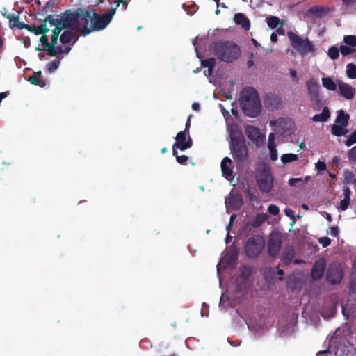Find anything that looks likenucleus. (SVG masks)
Instances as JSON below:
<instances>
[{
	"instance_id": "obj_1",
	"label": "nucleus",
	"mask_w": 356,
	"mask_h": 356,
	"mask_svg": "<svg viewBox=\"0 0 356 356\" xmlns=\"http://www.w3.org/2000/svg\"><path fill=\"white\" fill-rule=\"evenodd\" d=\"M211 49L219 60L226 63L234 61L241 55L240 47L233 42L219 41L213 42L211 44Z\"/></svg>"
},
{
	"instance_id": "obj_2",
	"label": "nucleus",
	"mask_w": 356,
	"mask_h": 356,
	"mask_svg": "<svg viewBox=\"0 0 356 356\" xmlns=\"http://www.w3.org/2000/svg\"><path fill=\"white\" fill-rule=\"evenodd\" d=\"M229 149L235 162L243 164L248 158V148L245 138L242 134L232 135L230 137Z\"/></svg>"
},
{
	"instance_id": "obj_3",
	"label": "nucleus",
	"mask_w": 356,
	"mask_h": 356,
	"mask_svg": "<svg viewBox=\"0 0 356 356\" xmlns=\"http://www.w3.org/2000/svg\"><path fill=\"white\" fill-rule=\"evenodd\" d=\"M116 8H111L103 15H99L94 12L92 24L89 26H83L81 29V35L86 36L93 31L104 29L112 20Z\"/></svg>"
},
{
	"instance_id": "obj_4",
	"label": "nucleus",
	"mask_w": 356,
	"mask_h": 356,
	"mask_svg": "<svg viewBox=\"0 0 356 356\" xmlns=\"http://www.w3.org/2000/svg\"><path fill=\"white\" fill-rule=\"evenodd\" d=\"M54 20L63 29H70L73 31L81 33V24L79 21V15L75 12H71L70 10L65 11L62 15H55Z\"/></svg>"
},
{
	"instance_id": "obj_5",
	"label": "nucleus",
	"mask_w": 356,
	"mask_h": 356,
	"mask_svg": "<svg viewBox=\"0 0 356 356\" xmlns=\"http://www.w3.org/2000/svg\"><path fill=\"white\" fill-rule=\"evenodd\" d=\"M291 46L300 55L305 56L309 52H314L315 47L308 38H303L292 31L287 33Z\"/></svg>"
},
{
	"instance_id": "obj_6",
	"label": "nucleus",
	"mask_w": 356,
	"mask_h": 356,
	"mask_svg": "<svg viewBox=\"0 0 356 356\" xmlns=\"http://www.w3.org/2000/svg\"><path fill=\"white\" fill-rule=\"evenodd\" d=\"M265 247L264 238L259 235L248 238L244 245V252L250 259L257 258Z\"/></svg>"
},
{
	"instance_id": "obj_7",
	"label": "nucleus",
	"mask_w": 356,
	"mask_h": 356,
	"mask_svg": "<svg viewBox=\"0 0 356 356\" xmlns=\"http://www.w3.org/2000/svg\"><path fill=\"white\" fill-rule=\"evenodd\" d=\"M273 177L269 168H264L257 178L258 187L262 193H268L273 186Z\"/></svg>"
},
{
	"instance_id": "obj_8",
	"label": "nucleus",
	"mask_w": 356,
	"mask_h": 356,
	"mask_svg": "<svg viewBox=\"0 0 356 356\" xmlns=\"http://www.w3.org/2000/svg\"><path fill=\"white\" fill-rule=\"evenodd\" d=\"M282 243L281 234L275 231L272 232L267 244L268 254L272 257H276L280 251Z\"/></svg>"
},
{
	"instance_id": "obj_9",
	"label": "nucleus",
	"mask_w": 356,
	"mask_h": 356,
	"mask_svg": "<svg viewBox=\"0 0 356 356\" xmlns=\"http://www.w3.org/2000/svg\"><path fill=\"white\" fill-rule=\"evenodd\" d=\"M189 133L181 131H179L176 137L175 140L176 142L172 145V154H176V150L179 149L181 151H185L187 149H189L193 145V140L192 138L188 136L186 139V134H188Z\"/></svg>"
},
{
	"instance_id": "obj_10",
	"label": "nucleus",
	"mask_w": 356,
	"mask_h": 356,
	"mask_svg": "<svg viewBox=\"0 0 356 356\" xmlns=\"http://www.w3.org/2000/svg\"><path fill=\"white\" fill-rule=\"evenodd\" d=\"M243 204L242 195L238 191H232L228 197L225 199L227 210L229 209L233 211L241 209Z\"/></svg>"
},
{
	"instance_id": "obj_11",
	"label": "nucleus",
	"mask_w": 356,
	"mask_h": 356,
	"mask_svg": "<svg viewBox=\"0 0 356 356\" xmlns=\"http://www.w3.org/2000/svg\"><path fill=\"white\" fill-rule=\"evenodd\" d=\"M293 122L288 118H280L276 120L270 121V125L274 127V131L281 135H284L292 128Z\"/></svg>"
},
{
	"instance_id": "obj_12",
	"label": "nucleus",
	"mask_w": 356,
	"mask_h": 356,
	"mask_svg": "<svg viewBox=\"0 0 356 356\" xmlns=\"http://www.w3.org/2000/svg\"><path fill=\"white\" fill-rule=\"evenodd\" d=\"M241 107L245 115L250 118H255L260 114L261 104L260 99H258L250 102V103H241Z\"/></svg>"
},
{
	"instance_id": "obj_13",
	"label": "nucleus",
	"mask_w": 356,
	"mask_h": 356,
	"mask_svg": "<svg viewBox=\"0 0 356 356\" xmlns=\"http://www.w3.org/2000/svg\"><path fill=\"white\" fill-rule=\"evenodd\" d=\"M343 277V271L341 266L338 264H332L330 266L326 278L332 284H336L341 282Z\"/></svg>"
},
{
	"instance_id": "obj_14",
	"label": "nucleus",
	"mask_w": 356,
	"mask_h": 356,
	"mask_svg": "<svg viewBox=\"0 0 356 356\" xmlns=\"http://www.w3.org/2000/svg\"><path fill=\"white\" fill-rule=\"evenodd\" d=\"M265 106L270 111L278 110L282 104V97L275 93L269 92L264 98Z\"/></svg>"
},
{
	"instance_id": "obj_15",
	"label": "nucleus",
	"mask_w": 356,
	"mask_h": 356,
	"mask_svg": "<svg viewBox=\"0 0 356 356\" xmlns=\"http://www.w3.org/2000/svg\"><path fill=\"white\" fill-rule=\"evenodd\" d=\"M326 269V260L324 257L317 259L312 267L311 275L314 280H319L324 275Z\"/></svg>"
},
{
	"instance_id": "obj_16",
	"label": "nucleus",
	"mask_w": 356,
	"mask_h": 356,
	"mask_svg": "<svg viewBox=\"0 0 356 356\" xmlns=\"http://www.w3.org/2000/svg\"><path fill=\"white\" fill-rule=\"evenodd\" d=\"M260 99L257 90L252 87H248L243 90L241 94V103H250Z\"/></svg>"
},
{
	"instance_id": "obj_17",
	"label": "nucleus",
	"mask_w": 356,
	"mask_h": 356,
	"mask_svg": "<svg viewBox=\"0 0 356 356\" xmlns=\"http://www.w3.org/2000/svg\"><path fill=\"white\" fill-rule=\"evenodd\" d=\"M337 84L340 94L346 99H353L355 95V89L350 85L341 81H338Z\"/></svg>"
},
{
	"instance_id": "obj_18",
	"label": "nucleus",
	"mask_w": 356,
	"mask_h": 356,
	"mask_svg": "<svg viewBox=\"0 0 356 356\" xmlns=\"http://www.w3.org/2000/svg\"><path fill=\"white\" fill-rule=\"evenodd\" d=\"M221 171L222 176L229 179L233 176L232 161L229 157H225L221 161Z\"/></svg>"
},
{
	"instance_id": "obj_19",
	"label": "nucleus",
	"mask_w": 356,
	"mask_h": 356,
	"mask_svg": "<svg viewBox=\"0 0 356 356\" xmlns=\"http://www.w3.org/2000/svg\"><path fill=\"white\" fill-rule=\"evenodd\" d=\"M95 10H82V9H78L76 10V13L79 15V18L81 17L83 25L81 26L82 27L83 26H88V24H92L93 20V14Z\"/></svg>"
},
{
	"instance_id": "obj_20",
	"label": "nucleus",
	"mask_w": 356,
	"mask_h": 356,
	"mask_svg": "<svg viewBox=\"0 0 356 356\" xmlns=\"http://www.w3.org/2000/svg\"><path fill=\"white\" fill-rule=\"evenodd\" d=\"M234 20L236 24L241 25L245 31H248L250 29V22L243 13H238L235 14Z\"/></svg>"
},
{
	"instance_id": "obj_21",
	"label": "nucleus",
	"mask_w": 356,
	"mask_h": 356,
	"mask_svg": "<svg viewBox=\"0 0 356 356\" xmlns=\"http://www.w3.org/2000/svg\"><path fill=\"white\" fill-rule=\"evenodd\" d=\"M295 256V250L292 245H287L283 252L282 256V261L285 265H289L291 263Z\"/></svg>"
},
{
	"instance_id": "obj_22",
	"label": "nucleus",
	"mask_w": 356,
	"mask_h": 356,
	"mask_svg": "<svg viewBox=\"0 0 356 356\" xmlns=\"http://www.w3.org/2000/svg\"><path fill=\"white\" fill-rule=\"evenodd\" d=\"M54 17L55 15H48L44 19V22H48L51 26H54V29L52 31V35L59 37L60 32L64 29L61 28V26L56 23V21L54 20Z\"/></svg>"
},
{
	"instance_id": "obj_23",
	"label": "nucleus",
	"mask_w": 356,
	"mask_h": 356,
	"mask_svg": "<svg viewBox=\"0 0 356 356\" xmlns=\"http://www.w3.org/2000/svg\"><path fill=\"white\" fill-rule=\"evenodd\" d=\"M74 38L75 40H74L73 44L76 42L78 37H76V33L73 32V30H67L64 31L63 33L60 35V41L61 43L67 44L72 41Z\"/></svg>"
},
{
	"instance_id": "obj_24",
	"label": "nucleus",
	"mask_w": 356,
	"mask_h": 356,
	"mask_svg": "<svg viewBox=\"0 0 356 356\" xmlns=\"http://www.w3.org/2000/svg\"><path fill=\"white\" fill-rule=\"evenodd\" d=\"M349 119L350 115L347 113H345L343 110L341 109L337 112V116L334 120V122L343 127H347L348 124Z\"/></svg>"
},
{
	"instance_id": "obj_25",
	"label": "nucleus",
	"mask_w": 356,
	"mask_h": 356,
	"mask_svg": "<svg viewBox=\"0 0 356 356\" xmlns=\"http://www.w3.org/2000/svg\"><path fill=\"white\" fill-rule=\"evenodd\" d=\"M307 90L312 98L318 97L319 86L314 80H309L307 83Z\"/></svg>"
},
{
	"instance_id": "obj_26",
	"label": "nucleus",
	"mask_w": 356,
	"mask_h": 356,
	"mask_svg": "<svg viewBox=\"0 0 356 356\" xmlns=\"http://www.w3.org/2000/svg\"><path fill=\"white\" fill-rule=\"evenodd\" d=\"M28 81L33 85L40 86L41 87L45 86L44 81L42 80L41 71L33 72V75L29 76Z\"/></svg>"
},
{
	"instance_id": "obj_27",
	"label": "nucleus",
	"mask_w": 356,
	"mask_h": 356,
	"mask_svg": "<svg viewBox=\"0 0 356 356\" xmlns=\"http://www.w3.org/2000/svg\"><path fill=\"white\" fill-rule=\"evenodd\" d=\"M330 118V111L328 107L325 106L321 114H316L312 118L314 122H326Z\"/></svg>"
},
{
	"instance_id": "obj_28",
	"label": "nucleus",
	"mask_w": 356,
	"mask_h": 356,
	"mask_svg": "<svg viewBox=\"0 0 356 356\" xmlns=\"http://www.w3.org/2000/svg\"><path fill=\"white\" fill-rule=\"evenodd\" d=\"M9 27L10 29L17 28L19 30H22V25H24V22L19 20V15L12 13V15L9 18Z\"/></svg>"
},
{
	"instance_id": "obj_29",
	"label": "nucleus",
	"mask_w": 356,
	"mask_h": 356,
	"mask_svg": "<svg viewBox=\"0 0 356 356\" xmlns=\"http://www.w3.org/2000/svg\"><path fill=\"white\" fill-rule=\"evenodd\" d=\"M245 134L248 138L254 140L259 138L260 131L258 128L254 126L248 125L245 128Z\"/></svg>"
},
{
	"instance_id": "obj_30",
	"label": "nucleus",
	"mask_w": 356,
	"mask_h": 356,
	"mask_svg": "<svg viewBox=\"0 0 356 356\" xmlns=\"http://www.w3.org/2000/svg\"><path fill=\"white\" fill-rule=\"evenodd\" d=\"M346 127L340 124H334L332 127V134L335 136H345L348 131Z\"/></svg>"
},
{
	"instance_id": "obj_31",
	"label": "nucleus",
	"mask_w": 356,
	"mask_h": 356,
	"mask_svg": "<svg viewBox=\"0 0 356 356\" xmlns=\"http://www.w3.org/2000/svg\"><path fill=\"white\" fill-rule=\"evenodd\" d=\"M252 271L250 266H244L240 268L239 277L243 280L245 282L249 281L251 277Z\"/></svg>"
},
{
	"instance_id": "obj_32",
	"label": "nucleus",
	"mask_w": 356,
	"mask_h": 356,
	"mask_svg": "<svg viewBox=\"0 0 356 356\" xmlns=\"http://www.w3.org/2000/svg\"><path fill=\"white\" fill-rule=\"evenodd\" d=\"M322 84L323 87L329 90L334 91L337 90V85L330 77H323L322 79Z\"/></svg>"
},
{
	"instance_id": "obj_33",
	"label": "nucleus",
	"mask_w": 356,
	"mask_h": 356,
	"mask_svg": "<svg viewBox=\"0 0 356 356\" xmlns=\"http://www.w3.org/2000/svg\"><path fill=\"white\" fill-rule=\"evenodd\" d=\"M202 67H208L209 74L213 72V70L216 65V58H209L205 60H202Z\"/></svg>"
},
{
	"instance_id": "obj_34",
	"label": "nucleus",
	"mask_w": 356,
	"mask_h": 356,
	"mask_svg": "<svg viewBox=\"0 0 356 356\" xmlns=\"http://www.w3.org/2000/svg\"><path fill=\"white\" fill-rule=\"evenodd\" d=\"M47 23L44 22V20L43 21V23L41 24L39 26H34V33L35 35H44L46 34L47 32H49V29L47 26Z\"/></svg>"
},
{
	"instance_id": "obj_35",
	"label": "nucleus",
	"mask_w": 356,
	"mask_h": 356,
	"mask_svg": "<svg viewBox=\"0 0 356 356\" xmlns=\"http://www.w3.org/2000/svg\"><path fill=\"white\" fill-rule=\"evenodd\" d=\"M344 184H353L355 182V175L353 172L350 170H345L343 173Z\"/></svg>"
},
{
	"instance_id": "obj_36",
	"label": "nucleus",
	"mask_w": 356,
	"mask_h": 356,
	"mask_svg": "<svg viewBox=\"0 0 356 356\" xmlns=\"http://www.w3.org/2000/svg\"><path fill=\"white\" fill-rule=\"evenodd\" d=\"M347 76L351 79L356 78V65L353 63H349L346 66Z\"/></svg>"
},
{
	"instance_id": "obj_37",
	"label": "nucleus",
	"mask_w": 356,
	"mask_h": 356,
	"mask_svg": "<svg viewBox=\"0 0 356 356\" xmlns=\"http://www.w3.org/2000/svg\"><path fill=\"white\" fill-rule=\"evenodd\" d=\"M327 8L323 6H313L309 9V12L315 15L321 16L325 13Z\"/></svg>"
},
{
	"instance_id": "obj_38",
	"label": "nucleus",
	"mask_w": 356,
	"mask_h": 356,
	"mask_svg": "<svg viewBox=\"0 0 356 356\" xmlns=\"http://www.w3.org/2000/svg\"><path fill=\"white\" fill-rule=\"evenodd\" d=\"M298 160V156L294 154H284L281 156V161L286 164Z\"/></svg>"
},
{
	"instance_id": "obj_39",
	"label": "nucleus",
	"mask_w": 356,
	"mask_h": 356,
	"mask_svg": "<svg viewBox=\"0 0 356 356\" xmlns=\"http://www.w3.org/2000/svg\"><path fill=\"white\" fill-rule=\"evenodd\" d=\"M268 26L271 29H275L280 24V19L275 16H270L266 19Z\"/></svg>"
},
{
	"instance_id": "obj_40",
	"label": "nucleus",
	"mask_w": 356,
	"mask_h": 356,
	"mask_svg": "<svg viewBox=\"0 0 356 356\" xmlns=\"http://www.w3.org/2000/svg\"><path fill=\"white\" fill-rule=\"evenodd\" d=\"M327 55L332 60H336L339 56V49L337 47L332 46L329 48Z\"/></svg>"
},
{
	"instance_id": "obj_41",
	"label": "nucleus",
	"mask_w": 356,
	"mask_h": 356,
	"mask_svg": "<svg viewBox=\"0 0 356 356\" xmlns=\"http://www.w3.org/2000/svg\"><path fill=\"white\" fill-rule=\"evenodd\" d=\"M343 42L350 46V47H356V36L355 35H346L343 38Z\"/></svg>"
},
{
	"instance_id": "obj_42",
	"label": "nucleus",
	"mask_w": 356,
	"mask_h": 356,
	"mask_svg": "<svg viewBox=\"0 0 356 356\" xmlns=\"http://www.w3.org/2000/svg\"><path fill=\"white\" fill-rule=\"evenodd\" d=\"M40 42L43 47V50L47 51L48 54H49V42L48 37L46 34L42 35L40 38Z\"/></svg>"
},
{
	"instance_id": "obj_43",
	"label": "nucleus",
	"mask_w": 356,
	"mask_h": 356,
	"mask_svg": "<svg viewBox=\"0 0 356 356\" xmlns=\"http://www.w3.org/2000/svg\"><path fill=\"white\" fill-rule=\"evenodd\" d=\"M175 158H176V161L177 163H179V164L181 165H186L188 161V157L186 155H181V156H179L178 155V153H177V150H176V154H172Z\"/></svg>"
},
{
	"instance_id": "obj_44",
	"label": "nucleus",
	"mask_w": 356,
	"mask_h": 356,
	"mask_svg": "<svg viewBox=\"0 0 356 356\" xmlns=\"http://www.w3.org/2000/svg\"><path fill=\"white\" fill-rule=\"evenodd\" d=\"M58 37H56V36H54V35H51V42H49V54H54L56 55L55 54V47H56V44L58 43Z\"/></svg>"
},
{
	"instance_id": "obj_45",
	"label": "nucleus",
	"mask_w": 356,
	"mask_h": 356,
	"mask_svg": "<svg viewBox=\"0 0 356 356\" xmlns=\"http://www.w3.org/2000/svg\"><path fill=\"white\" fill-rule=\"evenodd\" d=\"M339 51L343 56H348L353 54L355 50L352 47H348L347 45H341L339 48Z\"/></svg>"
},
{
	"instance_id": "obj_46",
	"label": "nucleus",
	"mask_w": 356,
	"mask_h": 356,
	"mask_svg": "<svg viewBox=\"0 0 356 356\" xmlns=\"http://www.w3.org/2000/svg\"><path fill=\"white\" fill-rule=\"evenodd\" d=\"M60 65V60H54L51 63L48 64V71L51 73L54 70L58 68Z\"/></svg>"
},
{
	"instance_id": "obj_47",
	"label": "nucleus",
	"mask_w": 356,
	"mask_h": 356,
	"mask_svg": "<svg viewBox=\"0 0 356 356\" xmlns=\"http://www.w3.org/2000/svg\"><path fill=\"white\" fill-rule=\"evenodd\" d=\"M356 143V130L354 131L348 138L347 140L346 141V145L348 147L351 146L354 143Z\"/></svg>"
},
{
	"instance_id": "obj_48",
	"label": "nucleus",
	"mask_w": 356,
	"mask_h": 356,
	"mask_svg": "<svg viewBox=\"0 0 356 356\" xmlns=\"http://www.w3.org/2000/svg\"><path fill=\"white\" fill-rule=\"evenodd\" d=\"M348 157L350 161L356 163V145L348 151Z\"/></svg>"
},
{
	"instance_id": "obj_49",
	"label": "nucleus",
	"mask_w": 356,
	"mask_h": 356,
	"mask_svg": "<svg viewBox=\"0 0 356 356\" xmlns=\"http://www.w3.org/2000/svg\"><path fill=\"white\" fill-rule=\"evenodd\" d=\"M268 211L273 215V216H276L280 212V209L279 207L275 205V204H270L268 207Z\"/></svg>"
},
{
	"instance_id": "obj_50",
	"label": "nucleus",
	"mask_w": 356,
	"mask_h": 356,
	"mask_svg": "<svg viewBox=\"0 0 356 356\" xmlns=\"http://www.w3.org/2000/svg\"><path fill=\"white\" fill-rule=\"evenodd\" d=\"M55 54H49L51 56L57 57L58 59H60L63 58L62 54H63V48L61 46H58L57 47H55Z\"/></svg>"
},
{
	"instance_id": "obj_51",
	"label": "nucleus",
	"mask_w": 356,
	"mask_h": 356,
	"mask_svg": "<svg viewBox=\"0 0 356 356\" xmlns=\"http://www.w3.org/2000/svg\"><path fill=\"white\" fill-rule=\"evenodd\" d=\"M318 242L319 243H321L322 245V246L323 248H327V246H329L331 243V240L328 238V237H321L319 239H318Z\"/></svg>"
},
{
	"instance_id": "obj_52",
	"label": "nucleus",
	"mask_w": 356,
	"mask_h": 356,
	"mask_svg": "<svg viewBox=\"0 0 356 356\" xmlns=\"http://www.w3.org/2000/svg\"><path fill=\"white\" fill-rule=\"evenodd\" d=\"M270 151V158L272 161H276L277 159V153L276 150V147H269Z\"/></svg>"
},
{
	"instance_id": "obj_53",
	"label": "nucleus",
	"mask_w": 356,
	"mask_h": 356,
	"mask_svg": "<svg viewBox=\"0 0 356 356\" xmlns=\"http://www.w3.org/2000/svg\"><path fill=\"white\" fill-rule=\"evenodd\" d=\"M350 200L349 199H346V198H343L342 200H341L340 202V209L341 211H345L347 209L348 205L350 204Z\"/></svg>"
},
{
	"instance_id": "obj_54",
	"label": "nucleus",
	"mask_w": 356,
	"mask_h": 356,
	"mask_svg": "<svg viewBox=\"0 0 356 356\" xmlns=\"http://www.w3.org/2000/svg\"><path fill=\"white\" fill-rule=\"evenodd\" d=\"M275 134L270 133L268 136V147H276L275 143Z\"/></svg>"
},
{
	"instance_id": "obj_55",
	"label": "nucleus",
	"mask_w": 356,
	"mask_h": 356,
	"mask_svg": "<svg viewBox=\"0 0 356 356\" xmlns=\"http://www.w3.org/2000/svg\"><path fill=\"white\" fill-rule=\"evenodd\" d=\"M316 168L318 170V171H323V170H325L326 168H327V165H326V163L323 161H318L316 163Z\"/></svg>"
},
{
	"instance_id": "obj_56",
	"label": "nucleus",
	"mask_w": 356,
	"mask_h": 356,
	"mask_svg": "<svg viewBox=\"0 0 356 356\" xmlns=\"http://www.w3.org/2000/svg\"><path fill=\"white\" fill-rule=\"evenodd\" d=\"M343 193L344 195V198L350 200L351 191L348 186H344L343 187Z\"/></svg>"
},
{
	"instance_id": "obj_57",
	"label": "nucleus",
	"mask_w": 356,
	"mask_h": 356,
	"mask_svg": "<svg viewBox=\"0 0 356 356\" xmlns=\"http://www.w3.org/2000/svg\"><path fill=\"white\" fill-rule=\"evenodd\" d=\"M343 6L349 8L356 3V0H341Z\"/></svg>"
},
{
	"instance_id": "obj_58",
	"label": "nucleus",
	"mask_w": 356,
	"mask_h": 356,
	"mask_svg": "<svg viewBox=\"0 0 356 356\" xmlns=\"http://www.w3.org/2000/svg\"><path fill=\"white\" fill-rule=\"evenodd\" d=\"M302 179L301 178H291L289 181V184L291 186H295L298 182H301Z\"/></svg>"
},
{
	"instance_id": "obj_59",
	"label": "nucleus",
	"mask_w": 356,
	"mask_h": 356,
	"mask_svg": "<svg viewBox=\"0 0 356 356\" xmlns=\"http://www.w3.org/2000/svg\"><path fill=\"white\" fill-rule=\"evenodd\" d=\"M339 234V230L338 227H330V234L334 237H337Z\"/></svg>"
},
{
	"instance_id": "obj_60",
	"label": "nucleus",
	"mask_w": 356,
	"mask_h": 356,
	"mask_svg": "<svg viewBox=\"0 0 356 356\" xmlns=\"http://www.w3.org/2000/svg\"><path fill=\"white\" fill-rule=\"evenodd\" d=\"M22 30L26 29L28 31L34 33V26H31L29 24H24V25L21 26Z\"/></svg>"
},
{
	"instance_id": "obj_61",
	"label": "nucleus",
	"mask_w": 356,
	"mask_h": 356,
	"mask_svg": "<svg viewBox=\"0 0 356 356\" xmlns=\"http://www.w3.org/2000/svg\"><path fill=\"white\" fill-rule=\"evenodd\" d=\"M183 7L185 9V10L188 13H190V14H193L195 11V10H196V5L195 4L191 5L190 6V10H188V9L186 8V5L185 4L183 5Z\"/></svg>"
},
{
	"instance_id": "obj_62",
	"label": "nucleus",
	"mask_w": 356,
	"mask_h": 356,
	"mask_svg": "<svg viewBox=\"0 0 356 356\" xmlns=\"http://www.w3.org/2000/svg\"><path fill=\"white\" fill-rule=\"evenodd\" d=\"M1 15L6 19H9V18L10 17V16L12 15V13H8L7 12V10L6 8H3L2 9V10H1Z\"/></svg>"
},
{
	"instance_id": "obj_63",
	"label": "nucleus",
	"mask_w": 356,
	"mask_h": 356,
	"mask_svg": "<svg viewBox=\"0 0 356 356\" xmlns=\"http://www.w3.org/2000/svg\"><path fill=\"white\" fill-rule=\"evenodd\" d=\"M115 3L117 6H119L120 4H122L125 7V8H127L128 5L127 0H116Z\"/></svg>"
},
{
	"instance_id": "obj_64",
	"label": "nucleus",
	"mask_w": 356,
	"mask_h": 356,
	"mask_svg": "<svg viewBox=\"0 0 356 356\" xmlns=\"http://www.w3.org/2000/svg\"><path fill=\"white\" fill-rule=\"evenodd\" d=\"M191 115H190L188 117V120L185 125V129L184 130V131H186L188 133H189V129H190V126H191Z\"/></svg>"
}]
</instances>
